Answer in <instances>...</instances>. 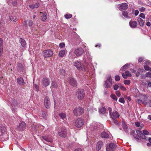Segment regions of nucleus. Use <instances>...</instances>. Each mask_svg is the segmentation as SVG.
Returning a JSON list of instances; mask_svg holds the SVG:
<instances>
[{
    "mask_svg": "<svg viewBox=\"0 0 151 151\" xmlns=\"http://www.w3.org/2000/svg\"><path fill=\"white\" fill-rule=\"evenodd\" d=\"M85 95L84 91L83 89H78L76 93L77 98L79 99H83Z\"/></svg>",
    "mask_w": 151,
    "mask_h": 151,
    "instance_id": "obj_5",
    "label": "nucleus"
},
{
    "mask_svg": "<svg viewBox=\"0 0 151 151\" xmlns=\"http://www.w3.org/2000/svg\"><path fill=\"white\" fill-rule=\"evenodd\" d=\"M18 103L17 101L16 100H14L12 102V105L13 106H14V107H15L16 106H17Z\"/></svg>",
    "mask_w": 151,
    "mask_h": 151,
    "instance_id": "obj_39",
    "label": "nucleus"
},
{
    "mask_svg": "<svg viewBox=\"0 0 151 151\" xmlns=\"http://www.w3.org/2000/svg\"><path fill=\"white\" fill-rule=\"evenodd\" d=\"M84 51L82 48L80 47L75 49L74 51L75 54L77 56H80L83 55Z\"/></svg>",
    "mask_w": 151,
    "mask_h": 151,
    "instance_id": "obj_8",
    "label": "nucleus"
},
{
    "mask_svg": "<svg viewBox=\"0 0 151 151\" xmlns=\"http://www.w3.org/2000/svg\"><path fill=\"white\" fill-rule=\"evenodd\" d=\"M124 82L125 84L129 85L130 83V81L129 80H125L124 81Z\"/></svg>",
    "mask_w": 151,
    "mask_h": 151,
    "instance_id": "obj_46",
    "label": "nucleus"
},
{
    "mask_svg": "<svg viewBox=\"0 0 151 151\" xmlns=\"http://www.w3.org/2000/svg\"><path fill=\"white\" fill-rule=\"evenodd\" d=\"M143 97V99L144 101H146L148 99L149 96L147 95H141Z\"/></svg>",
    "mask_w": 151,
    "mask_h": 151,
    "instance_id": "obj_37",
    "label": "nucleus"
},
{
    "mask_svg": "<svg viewBox=\"0 0 151 151\" xmlns=\"http://www.w3.org/2000/svg\"><path fill=\"white\" fill-rule=\"evenodd\" d=\"M120 88L123 91H125L126 90V88L123 86H121L120 87Z\"/></svg>",
    "mask_w": 151,
    "mask_h": 151,
    "instance_id": "obj_57",
    "label": "nucleus"
},
{
    "mask_svg": "<svg viewBox=\"0 0 151 151\" xmlns=\"http://www.w3.org/2000/svg\"><path fill=\"white\" fill-rule=\"evenodd\" d=\"M119 88V86L117 84H116L114 86V89L115 90H117Z\"/></svg>",
    "mask_w": 151,
    "mask_h": 151,
    "instance_id": "obj_51",
    "label": "nucleus"
},
{
    "mask_svg": "<svg viewBox=\"0 0 151 151\" xmlns=\"http://www.w3.org/2000/svg\"><path fill=\"white\" fill-rule=\"evenodd\" d=\"M130 70L133 73H136V71L133 69H130Z\"/></svg>",
    "mask_w": 151,
    "mask_h": 151,
    "instance_id": "obj_62",
    "label": "nucleus"
},
{
    "mask_svg": "<svg viewBox=\"0 0 151 151\" xmlns=\"http://www.w3.org/2000/svg\"><path fill=\"white\" fill-rule=\"evenodd\" d=\"M60 75L64 76L65 74V70L63 69H61L60 70Z\"/></svg>",
    "mask_w": 151,
    "mask_h": 151,
    "instance_id": "obj_40",
    "label": "nucleus"
},
{
    "mask_svg": "<svg viewBox=\"0 0 151 151\" xmlns=\"http://www.w3.org/2000/svg\"><path fill=\"white\" fill-rule=\"evenodd\" d=\"M144 59L142 58H139L138 59V62H141L143 61Z\"/></svg>",
    "mask_w": 151,
    "mask_h": 151,
    "instance_id": "obj_59",
    "label": "nucleus"
},
{
    "mask_svg": "<svg viewBox=\"0 0 151 151\" xmlns=\"http://www.w3.org/2000/svg\"><path fill=\"white\" fill-rule=\"evenodd\" d=\"M58 130V132L59 136L62 137H65L67 135V129L65 128L59 127Z\"/></svg>",
    "mask_w": 151,
    "mask_h": 151,
    "instance_id": "obj_2",
    "label": "nucleus"
},
{
    "mask_svg": "<svg viewBox=\"0 0 151 151\" xmlns=\"http://www.w3.org/2000/svg\"><path fill=\"white\" fill-rule=\"evenodd\" d=\"M39 5V4L37 2L36 3H33L29 5V7L32 9H35L38 8Z\"/></svg>",
    "mask_w": 151,
    "mask_h": 151,
    "instance_id": "obj_18",
    "label": "nucleus"
},
{
    "mask_svg": "<svg viewBox=\"0 0 151 151\" xmlns=\"http://www.w3.org/2000/svg\"><path fill=\"white\" fill-rule=\"evenodd\" d=\"M139 13V11L138 10H136L134 12V14L135 16H137L138 15Z\"/></svg>",
    "mask_w": 151,
    "mask_h": 151,
    "instance_id": "obj_60",
    "label": "nucleus"
},
{
    "mask_svg": "<svg viewBox=\"0 0 151 151\" xmlns=\"http://www.w3.org/2000/svg\"><path fill=\"white\" fill-rule=\"evenodd\" d=\"M108 110L109 111L110 116L112 119H116L119 117L118 113L116 111H113L111 108L109 107Z\"/></svg>",
    "mask_w": 151,
    "mask_h": 151,
    "instance_id": "obj_1",
    "label": "nucleus"
},
{
    "mask_svg": "<svg viewBox=\"0 0 151 151\" xmlns=\"http://www.w3.org/2000/svg\"><path fill=\"white\" fill-rule=\"evenodd\" d=\"M122 14L126 18H128V14L126 11H124L122 12Z\"/></svg>",
    "mask_w": 151,
    "mask_h": 151,
    "instance_id": "obj_36",
    "label": "nucleus"
},
{
    "mask_svg": "<svg viewBox=\"0 0 151 151\" xmlns=\"http://www.w3.org/2000/svg\"><path fill=\"white\" fill-rule=\"evenodd\" d=\"M44 105L45 106L47 109L50 108V99L48 97H45L44 100Z\"/></svg>",
    "mask_w": 151,
    "mask_h": 151,
    "instance_id": "obj_12",
    "label": "nucleus"
},
{
    "mask_svg": "<svg viewBox=\"0 0 151 151\" xmlns=\"http://www.w3.org/2000/svg\"><path fill=\"white\" fill-rule=\"evenodd\" d=\"M74 151H82V150L80 148H78L75 150Z\"/></svg>",
    "mask_w": 151,
    "mask_h": 151,
    "instance_id": "obj_63",
    "label": "nucleus"
},
{
    "mask_svg": "<svg viewBox=\"0 0 151 151\" xmlns=\"http://www.w3.org/2000/svg\"><path fill=\"white\" fill-rule=\"evenodd\" d=\"M26 127V124L25 123L23 122H22L19 124V126L17 127V129L19 130H24Z\"/></svg>",
    "mask_w": 151,
    "mask_h": 151,
    "instance_id": "obj_15",
    "label": "nucleus"
},
{
    "mask_svg": "<svg viewBox=\"0 0 151 151\" xmlns=\"http://www.w3.org/2000/svg\"><path fill=\"white\" fill-rule=\"evenodd\" d=\"M68 79V81L71 85L73 87H76L77 86V82L74 78H70Z\"/></svg>",
    "mask_w": 151,
    "mask_h": 151,
    "instance_id": "obj_10",
    "label": "nucleus"
},
{
    "mask_svg": "<svg viewBox=\"0 0 151 151\" xmlns=\"http://www.w3.org/2000/svg\"><path fill=\"white\" fill-rule=\"evenodd\" d=\"M139 17L143 19L145 18V16L143 13H141L139 15Z\"/></svg>",
    "mask_w": 151,
    "mask_h": 151,
    "instance_id": "obj_53",
    "label": "nucleus"
},
{
    "mask_svg": "<svg viewBox=\"0 0 151 151\" xmlns=\"http://www.w3.org/2000/svg\"><path fill=\"white\" fill-rule=\"evenodd\" d=\"M101 137L104 138H108L109 137L108 134L105 132H102L100 135Z\"/></svg>",
    "mask_w": 151,
    "mask_h": 151,
    "instance_id": "obj_25",
    "label": "nucleus"
},
{
    "mask_svg": "<svg viewBox=\"0 0 151 151\" xmlns=\"http://www.w3.org/2000/svg\"><path fill=\"white\" fill-rule=\"evenodd\" d=\"M106 109L104 107H103L99 109V112L102 114H104L106 112Z\"/></svg>",
    "mask_w": 151,
    "mask_h": 151,
    "instance_id": "obj_34",
    "label": "nucleus"
},
{
    "mask_svg": "<svg viewBox=\"0 0 151 151\" xmlns=\"http://www.w3.org/2000/svg\"><path fill=\"white\" fill-rule=\"evenodd\" d=\"M72 15L71 14H66L65 15V17L67 19H68L71 17Z\"/></svg>",
    "mask_w": 151,
    "mask_h": 151,
    "instance_id": "obj_42",
    "label": "nucleus"
},
{
    "mask_svg": "<svg viewBox=\"0 0 151 151\" xmlns=\"http://www.w3.org/2000/svg\"><path fill=\"white\" fill-rule=\"evenodd\" d=\"M17 1L14 0V1H13L12 3V4L14 6H16L17 5Z\"/></svg>",
    "mask_w": 151,
    "mask_h": 151,
    "instance_id": "obj_61",
    "label": "nucleus"
},
{
    "mask_svg": "<svg viewBox=\"0 0 151 151\" xmlns=\"http://www.w3.org/2000/svg\"><path fill=\"white\" fill-rule=\"evenodd\" d=\"M122 126L124 131L126 132L127 131V127L126 124L124 122H122Z\"/></svg>",
    "mask_w": 151,
    "mask_h": 151,
    "instance_id": "obj_32",
    "label": "nucleus"
},
{
    "mask_svg": "<svg viewBox=\"0 0 151 151\" xmlns=\"http://www.w3.org/2000/svg\"><path fill=\"white\" fill-rule=\"evenodd\" d=\"M103 146V142L101 141H99L96 145V150L97 151H99Z\"/></svg>",
    "mask_w": 151,
    "mask_h": 151,
    "instance_id": "obj_16",
    "label": "nucleus"
},
{
    "mask_svg": "<svg viewBox=\"0 0 151 151\" xmlns=\"http://www.w3.org/2000/svg\"><path fill=\"white\" fill-rule=\"evenodd\" d=\"M58 85L54 81H52V82L50 88L52 90L57 88H58Z\"/></svg>",
    "mask_w": 151,
    "mask_h": 151,
    "instance_id": "obj_28",
    "label": "nucleus"
},
{
    "mask_svg": "<svg viewBox=\"0 0 151 151\" xmlns=\"http://www.w3.org/2000/svg\"><path fill=\"white\" fill-rule=\"evenodd\" d=\"M143 134L144 135H148L149 134V132L146 130L144 129L143 131Z\"/></svg>",
    "mask_w": 151,
    "mask_h": 151,
    "instance_id": "obj_44",
    "label": "nucleus"
},
{
    "mask_svg": "<svg viewBox=\"0 0 151 151\" xmlns=\"http://www.w3.org/2000/svg\"><path fill=\"white\" fill-rule=\"evenodd\" d=\"M136 132L137 134H134V138L138 139H139V138L142 139H144L145 138V136L143 134L141 131L139 130H137Z\"/></svg>",
    "mask_w": 151,
    "mask_h": 151,
    "instance_id": "obj_4",
    "label": "nucleus"
},
{
    "mask_svg": "<svg viewBox=\"0 0 151 151\" xmlns=\"http://www.w3.org/2000/svg\"><path fill=\"white\" fill-rule=\"evenodd\" d=\"M116 95L119 97H120L121 96L120 93V92L119 91H116Z\"/></svg>",
    "mask_w": 151,
    "mask_h": 151,
    "instance_id": "obj_56",
    "label": "nucleus"
},
{
    "mask_svg": "<svg viewBox=\"0 0 151 151\" xmlns=\"http://www.w3.org/2000/svg\"><path fill=\"white\" fill-rule=\"evenodd\" d=\"M74 65L79 70L81 69V63L79 61H77L74 63Z\"/></svg>",
    "mask_w": 151,
    "mask_h": 151,
    "instance_id": "obj_21",
    "label": "nucleus"
},
{
    "mask_svg": "<svg viewBox=\"0 0 151 151\" xmlns=\"http://www.w3.org/2000/svg\"><path fill=\"white\" fill-rule=\"evenodd\" d=\"M116 145L113 143H111L109 145V146L106 148V151H113L115 150L116 147Z\"/></svg>",
    "mask_w": 151,
    "mask_h": 151,
    "instance_id": "obj_9",
    "label": "nucleus"
},
{
    "mask_svg": "<svg viewBox=\"0 0 151 151\" xmlns=\"http://www.w3.org/2000/svg\"><path fill=\"white\" fill-rule=\"evenodd\" d=\"M33 24V22L31 20H30L29 21L28 25L29 27H31L32 25Z\"/></svg>",
    "mask_w": 151,
    "mask_h": 151,
    "instance_id": "obj_54",
    "label": "nucleus"
},
{
    "mask_svg": "<svg viewBox=\"0 0 151 151\" xmlns=\"http://www.w3.org/2000/svg\"><path fill=\"white\" fill-rule=\"evenodd\" d=\"M146 25L148 26H150L151 25L150 23L149 22H147L146 23Z\"/></svg>",
    "mask_w": 151,
    "mask_h": 151,
    "instance_id": "obj_64",
    "label": "nucleus"
},
{
    "mask_svg": "<svg viewBox=\"0 0 151 151\" xmlns=\"http://www.w3.org/2000/svg\"><path fill=\"white\" fill-rule=\"evenodd\" d=\"M119 102L122 103H124L125 102L124 99L123 98L120 99L119 100Z\"/></svg>",
    "mask_w": 151,
    "mask_h": 151,
    "instance_id": "obj_48",
    "label": "nucleus"
},
{
    "mask_svg": "<svg viewBox=\"0 0 151 151\" xmlns=\"http://www.w3.org/2000/svg\"><path fill=\"white\" fill-rule=\"evenodd\" d=\"M136 101L137 102L138 104H141L142 103V101L140 99H137L136 100Z\"/></svg>",
    "mask_w": 151,
    "mask_h": 151,
    "instance_id": "obj_50",
    "label": "nucleus"
},
{
    "mask_svg": "<svg viewBox=\"0 0 151 151\" xmlns=\"http://www.w3.org/2000/svg\"><path fill=\"white\" fill-rule=\"evenodd\" d=\"M42 139L46 142H51L52 141V139L48 136H42Z\"/></svg>",
    "mask_w": 151,
    "mask_h": 151,
    "instance_id": "obj_17",
    "label": "nucleus"
},
{
    "mask_svg": "<svg viewBox=\"0 0 151 151\" xmlns=\"http://www.w3.org/2000/svg\"><path fill=\"white\" fill-rule=\"evenodd\" d=\"M110 96L112 99H113L114 100H115V101H116L117 100V98L114 94H111V95Z\"/></svg>",
    "mask_w": 151,
    "mask_h": 151,
    "instance_id": "obj_38",
    "label": "nucleus"
},
{
    "mask_svg": "<svg viewBox=\"0 0 151 151\" xmlns=\"http://www.w3.org/2000/svg\"><path fill=\"white\" fill-rule=\"evenodd\" d=\"M10 19L12 21H16L17 20L16 17L14 16H9Z\"/></svg>",
    "mask_w": 151,
    "mask_h": 151,
    "instance_id": "obj_35",
    "label": "nucleus"
},
{
    "mask_svg": "<svg viewBox=\"0 0 151 151\" xmlns=\"http://www.w3.org/2000/svg\"><path fill=\"white\" fill-rule=\"evenodd\" d=\"M50 82V80L48 78H44L42 79L41 83L43 86L46 87L49 85Z\"/></svg>",
    "mask_w": 151,
    "mask_h": 151,
    "instance_id": "obj_11",
    "label": "nucleus"
},
{
    "mask_svg": "<svg viewBox=\"0 0 151 151\" xmlns=\"http://www.w3.org/2000/svg\"><path fill=\"white\" fill-rule=\"evenodd\" d=\"M130 27L132 28H135L137 26V23L134 21H131L129 23Z\"/></svg>",
    "mask_w": 151,
    "mask_h": 151,
    "instance_id": "obj_22",
    "label": "nucleus"
},
{
    "mask_svg": "<svg viewBox=\"0 0 151 151\" xmlns=\"http://www.w3.org/2000/svg\"><path fill=\"white\" fill-rule=\"evenodd\" d=\"M144 68L146 70H150V68L147 65H145L144 66Z\"/></svg>",
    "mask_w": 151,
    "mask_h": 151,
    "instance_id": "obj_58",
    "label": "nucleus"
},
{
    "mask_svg": "<svg viewBox=\"0 0 151 151\" xmlns=\"http://www.w3.org/2000/svg\"><path fill=\"white\" fill-rule=\"evenodd\" d=\"M65 46V44L64 43H60L59 45V47L61 48H63Z\"/></svg>",
    "mask_w": 151,
    "mask_h": 151,
    "instance_id": "obj_45",
    "label": "nucleus"
},
{
    "mask_svg": "<svg viewBox=\"0 0 151 151\" xmlns=\"http://www.w3.org/2000/svg\"><path fill=\"white\" fill-rule=\"evenodd\" d=\"M146 76L147 77H151V73L148 72L146 74Z\"/></svg>",
    "mask_w": 151,
    "mask_h": 151,
    "instance_id": "obj_52",
    "label": "nucleus"
},
{
    "mask_svg": "<svg viewBox=\"0 0 151 151\" xmlns=\"http://www.w3.org/2000/svg\"><path fill=\"white\" fill-rule=\"evenodd\" d=\"M66 52V51L65 50H61L59 52L58 55L60 57H63L65 56Z\"/></svg>",
    "mask_w": 151,
    "mask_h": 151,
    "instance_id": "obj_29",
    "label": "nucleus"
},
{
    "mask_svg": "<svg viewBox=\"0 0 151 151\" xmlns=\"http://www.w3.org/2000/svg\"><path fill=\"white\" fill-rule=\"evenodd\" d=\"M34 88L35 90L37 91H38L39 90V87L36 84H35L34 85Z\"/></svg>",
    "mask_w": 151,
    "mask_h": 151,
    "instance_id": "obj_49",
    "label": "nucleus"
},
{
    "mask_svg": "<svg viewBox=\"0 0 151 151\" xmlns=\"http://www.w3.org/2000/svg\"><path fill=\"white\" fill-rule=\"evenodd\" d=\"M135 125L137 127H140V129H141L142 128V127L140 126V123L139 122H136L135 123Z\"/></svg>",
    "mask_w": 151,
    "mask_h": 151,
    "instance_id": "obj_43",
    "label": "nucleus"
},
{
    "mask_svg": "<svg viewBox=\"0 0 151 151\" xmlns=\"http://www.w3.org/2000/svg\"><path fill=\"white\" fill-rule=\"evenodd\" d=\"M53 52L50 50H44L43 52L42 55L45 58L50 57H51L53 54Z\"/></svg>",
    "mask_w": 151,
    "mask_h": 151,
    "instance_id": "obj_7",
    "label": "nucleus"
},
{
    "mask_svg": "<svg viewBox=\"0 0 151 151\" xmlns=\"http://www.w3.org/2000/svg\"><path fill=\"white\" fill-rule=\"evenodd\" d=\"M129 64H126L124 65L122 68L120 70H122L123 71H125L126 69H127L129 67Z\"/></svg>",
    "mask_w": 151,
    "mask_h": 151,
    "instance_id": "obj_33",
    "label": "nucleus"
},
{
    "mask_svg": "<svg viewBox=\"0 0 151 151\" xmlns=\"http://www.w3.org/2000/svg\"><path fill=\"white\" fill-rule=\"evenodd\" d=\"M138 21L140 26H143L145 23V21L144 20H143L141 18H139L138 19Z\"/></svg>",
    "mask_w": 151,
    "mask_h": 151,
    "instance_id": "obj_30",
    "label": "nucleus"
},
{
    "mask_svg": "<svg viewBox=\"0 0 151 151\" xmlns=\"http://www.w3.org/2000/svg\"><path fill=\"white\" fill-rule=\"evenodd\" d=\"M40 13L43 14L41 16V20L44 22L45 21L47 18L46 14H43L42 12H40Z\"/></svg>",
    "mask_w": 151,
    "mask_h": 151,
    "instance_id": "obj_31",
    "label": "nucleus"
},
{
    "mask_svg": "<svg viewBox=\"0 0 151 151\" xmlns=\"http://www.w3.org/2000/svg\"><path fill=\"white\" fill-rule=\"evenodd\" d=\"M125 75L124 73H123L122 74V77L124 79L127 78V76L131 77L132 76V75L128 71H125Z\"/></svg>",
    "mask_w": 151,
    "mask_h": 151,
    "instance_id": "obj_24",
    "label": "nucleus"
},
{
    "mask_svg": "<svg viewBox=\"0 0 151 151\" xmlns=\"http://www.w3.org/2000/svg\"><path fill=\"white\" fill-rule=\"evenodd\" d=\"M19 42L22 47L25 48L26 46V43L25 41L22 38H20L19 40Z\"/></svg>",
    "mask_w": 151,
    "mask_h": 151,
    "instance_id": "obj_20",
    "label": "nucleus"
},
{
    "mask_svg": "<svg viewBox=\"0 0 151 151\" xmlns=\"http://www.w3.org/2000/svg\"><path fill=\"white\" fill-rule=\"evenodd\" d=\"M75 116H78L81 115L84 112L83 109L81 107H78L74 109L73 111Z\"/></svg>",
    "mask_w": 151,
    "mask_h": 151,
    "instance_id": "obj_3",
    "label": "nucleus"
},
{
    "mask_svg": "<svg viewBox=\"0 0 151 151\" xmlns=\"http://www.w3.org/2000/svg\"><path fill=\"white\" fill-rule=\"evenodd\" d=\"M117 7L120 10H125L128 8V5L126 3H123L121 4L118 5Z\"/></svg>",
    "mask_w": 151,
    "mask_h": 151,
    "instance_id": "obj_14",
    "label": "nucleus"
},
{
    "mask_svg": "<svg viewBox=\"0 0 151 151\" xmlns=\"http://www.w3.org/2000/svg\"><path fill=\"white\" fill-rule=\"evenodd\" d=\"M115 80L116 81H119L120 80V77L118 75L116 76L115 77Z\"/></svg>",
    "mask_w": 151,
    "mask_h": 151,
    "instance_id": "obj_47",
    "label": "nucleus"
},
{
    "mask_svg": "<svg viewBox=\"0 0 151 151\" xmlns=\"http://www.w3.org/2000/svg\"><path fill=\"white\" fill-rule=\"evenodd\" d=\"M17 82L20 85H23L25 84L23 78L22 77H19L17 79Z\"/></svg>",
    "mask_w": 151,
    "mask_h": 151,
    "instance_id": "obj_19",
    "label": "nucleus"
},
{
    "mask_svg": "<svg viewBox=\"0 0 151 151\" xmlns=\"http://www.w3.org/2000/svg\"><path fill=\"white\" fill-rule=\"evenodd\" d=\"M84 123V121L83 119L79 118L76 121L75 124L77 127L79 128L82 126Z\"/></svg>",
    "mask_w": 151,
    "mask_h": 151,
    "instance_id": "obj_6",
    "label": "nucleus"
},
{
    "mask_svg": "<svg viewBox=\"0 0 151 151\" xmlns=\"http://www.w3.org/2000/svg\"><path fill=\"white\" fill-rule=\"evenodd\" d=\"M145 8L143 7L139 9V11L141 12H143L145 11Z\"/></svg>",
    "mask_w": 151,
    "mask_h": 151,
    "instance_id": "obj_55",
    "label": "nucleus"
},
{
    "mask_svg": "<svg viewBox=\"0 0 151 151\" xmlns=\"http://www.w3.org/2000/svg\"><path fill=\"white\" fill-rule=\"evenodd\" d=\"M3 40L1 38H0V56H1L3 51Z\"/></svg>",
    "mask_w": 151,
    "mask_h": 151,
    "instance_id": "obj_26",
    "label": "nucleus"
},
{
    "mask_svg": "<svg viewBox=\"0 0 151 151\" xmlns=\"http://www.w3.org/2000/svg\"><path fill=\"white\" fill-rule=\"evenodd\" d=\"M112 84L111 79L110 77L108 78L105 83V87L107 88H109L111 87Z\"/></svg>",
    "mask_w": 151,
    "mask_h": 151,
    "instance_id": "obj_13",
    "label": "nucleus"
},
{
    "mask_svg": "<svg viewBox=\"0 0 151 151\" xmlns=\"http://www.w3.org/2000/svg\"><path fill=\"white\" fill-rule=\"evenodd\" d=\"M6 128L5 127L2 125H0V135H3L5 132Z\"/></svg>",
    "mask_w": 151,
    "mask_h": 151,
    "instance_id": "obj_23",
    "label": "nucleus"
},
{
    "mask_svg": "<svg viewBox=\"0 0 151 151\" xmlns=\"http://www.w3.org/2000/svg\"><path fill=\"white\" fill-rule=\"evenodd\" d=\"M133 92H134L135 93L137 94V95H138V93H139V92L137 89L135 88L133 90Z\"/></svg>",
    "mask_w": 151,
    "mask_h": 151,
    "instance_id": "obj_41",
    "label": "nucleus"
},
{
    "mask_svg": "<svg viewBox=\"0 0 151 151\" xmlns=\"http://www.w3.org/2000/svg\"><path fill=\"white\" fill-rule=\"evenodd\" d=\"M59 115L60 117L64 121L66 120V115L65 114L61 113H60Z\"/></svg>",
    "mask_w": 151,
    "mask_h": 151,
    "instance_id": "obj_27",
    "label": "nucleus"
}]
</instances>
